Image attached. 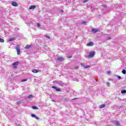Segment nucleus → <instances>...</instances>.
<instances>
[{"label":"nucleus","instance_id":"nucleus-34","mask_svg":"<svg viewBox=\"0 0 126 126\" xmlns=\"http://www.w3.org/2000/svg\"><path fill=\"white\" fill-rule=\"evenodd\" d=\"M20 103V102L18 101V102H17V104H19Z\"/></svg>","mask_w":126,"mask_h":126},{"label":"nucleus","instance_id":"nucleus-15","mask_svg":"<svg viewBox=\"0 0 126 126\" xmlns=\"http://www.w3.org/2000/svg\"><path fill=\"white\" fill-rule=\"evenodd\" d=\"M9 42H12V41H15V38L13 37L9 39Z\"/></svg>","mask_w":126,"mask_h":126},{"label":"nucleus","instance_id":"nucleus-6","mask_svg":"<svg viewBox=\"0 0 126 126\" xmlns=\"http://www.w3.org/2000/svg\"><path fill=\"white\" fill-rule=\"evenodd\" d=\"M87 46L88 47H92L93 46H94V43H93V42H89L87 44Z\"/></svg>","mask_w":126,"mask_h":126},{"label":"nucleus","instance_id":"nucleus-35","mask_svg":"<svg viewBox=\"0 0 126 126\" xmlns=\"http://www.w3.org/2000/svg\"><path fill=\"white\" fill-rule=\"evenodd\" d=\"M102 6H103L104 7H105L106 5H102Z\"/></svg>","mask_w":126,"mask_h":126},{"label":"nucleus","instance_id":"nucleus-5","mask_svg":"<svg viewBox=\"0 0 126 126\" xmlns=\"http://www.w3.org/2000/svg\"><path fill=\"white\" fill-rule=\"evenodd\" d=\"M52 88H53V89H55L56 91L58 92H61V91H62V90L61 89H58V88H57V87L55 86H52Z\"/></svg>","mask_w":126,"mask_h":126},{"label":"nucleus","instance_id":"nucleus-16","mask_svg":"<svg viewBox=\"0 0 126 126\" xmlns=\"http://www.w3.org/2000/svg\"><path fill=\"white\" fill-rule=\"evenodd\" d=\"M32 108L33 109V110H38L39 108H38V107H36V106H32Z\"/></svg>","mask_w":126,"mask_h":126},{"label":"nucleus","instance_id":"nucleus-25","mask_svg":"<svg viewBox=\"0 0 126 126\" xmlns=\"http://www.w3.org/2000/svg\"><path fill=\"white\" fill-rule=\"evenodd\" d=\"M87 1H88V0H85L83 1V2H84V3H85V2H87Z\"/></svg>","mask_w":126,"mask_h":126},{"label":"nucleus","instance_id":"nucleus-31","mask_svg":"<svg viewBox=\"0 0 126 126\" xmlns=\"http://www.w3.org/2000/svg\"><path fill=\"white\" fill-rule=\"evenodd\" d=\"M107 40H111V36H109V37L107 38Z\"/></svg>","mask_w":126,"mask_h":126},{"label":"nucleus","instance_id":"nucleus-29","mask_svg":"<svg viewBox=\"0 0 126 126\" xmlns=\"http://www.w3.org/2000/svg\"><path fill=\"white\" fill-rule=\"evenodd\" d=\"M67 58H68V59H71V58H72V56H68V57H67Z\"/></svg>","mask_w":126,"mask_h":126},{"label":"nucleus","instance_id":"nucleus-4","mask_svg":"<svg viewBox=\"0 0 126 126\" xmlns=\"http://www.w3.org/2000/svg\"><path fill=\"white\" fill-rule=\"evenodd\" d=\"M18 64H19V62H14L12 64V65H13L14 68H16V67H17V65H18Z\"/></svg>","mask_w":126,"mask_h":126},{"label":"nucleus","instance_id":"nucleus-2","mask_svg":"<svg viewBox=\"0 0 126 126\" xmlns=\"http://www.w3.org/2000/svg\"><path fill=\"white\" fill-rule=\"evenodd\" d=\"M95 56V52L94 51H93L92 52H90L88 56V58H93V57H94Z\"/></svg>","mask_w":126,"mask_h":126},{"label":"nucleus","instance_id":"nucleus-26","mask_svg":"<svg viewBox=\"0 0 126 126\" xmlns=\"http://www.w3.org/2000/svg\"><path fill=\"white\" fill-rule=\"evenodd\" d=\"M117 77H118V78H119V79H122V77H121V76H116Z\"/></svg>","mask_w":126,"mask_h":126},{"label":"nucleus","instance_id":"nucleus-30","mask_svg":"<svg viewBox=\"0 0 126 126\" xmlns=\"http://www.w3.org/2000/svg\"><path fill=\"white\" fill-rule=\"evenodd\" d=\"M82 23V24H86V23H87V22L84 21V22H83Z\"/></svg>","mask_w":126,"mask_h":126},{"label":"nucleus","instance_id":"nucleus-1","mask_svg":"<svg viewBox=\"0 0 126 126\" xmlns=\"http://www.w3.org/2000/svg\"><path fill=\"white\" fill-rule=\"evenodd\" d=\"M53 83H55V84H58L60 86H62V87H63L64 84L62 81H54Z\"/></svg>","mask_w":126,"mask_h":126},{"label":"nucleus","instance_id":"nucleus-8","mask_svg":"<svg viewBox=\"0 0 126 126\" xmlns=\"http://www.w3.org/2000/svg\"><path fill=\"white\" fill-rule=\"evenodd\" d=\"M31 116L32 118H35V119H36V120L40 119V118H39V117H37V116L35 114H32Z\"/></svg>","mask_w":126,"mask_h":126},{"label":"nucleus","instance_id":"nucleus-22","mask_svg":"<svg viewBox=\"0 0 126 126\" xmlns=\"http://www.w3.org/2000/svg\"><path fill=\"white\" fill-rule=\"evenodd\" d=\"M106 85L108 86V87H110V83L107 82L106 83Z\"/></svg>","mask_w":126,"mask_h":126},{"label":"nucleus","instance_id":"nucleus-11","mask_svg":"<svg viewBox=\"0 0 126 126\" xmlns=\"http://www.w3.org/2000/svg\"><path fill=\"white\" fill-rule=\"evenodd\" d=\"M32 72L34 73H37V72H39V70L34 69L32 70Z\"/></svg>","mask_w":126,"mask_h":126},{"label":"nucleus","instance_id":"nucleus-38","mask_svg":"<svg viewBox=\"0 0 126 126\" xmlns=\"http://www.w3.org/2000/svg\"><path fill=\"white\" fill-rule=\"evenodd\" d=\"M125 102H126V99H125Z\"/></svg>","mask_w":126,"mask_h":126},{"label":"nucleus","instance_id":"nucleus-12","mask_svg":"<svg viewBox=\"0 0 126 126\" xmlns=\"http://www.w3.org/2000/svg\"><path fill=\"white\" fill-rule=\"evenodd\" d=\"M105 107H106V105L105 104H101L99 105L100 109H103V108H105Z\"/></svg>","mask_w":126,"mask_h":126},{"label":"nucleus","instance_id":"nucleus-36","mask_svg":"<svg viewBox=\"0 0 126 126\" xmlns=\"http://www.w3.org/2000/svg\"><path fill=\"white\" fill-rule=\"evenodd\" d=\"M61 12H63V10H61Z\"/></svg>","mask_w":126,"mask_h":126},{"label":"nucleus","instance_id":"nucleus-14","mask_svg":"<svg viewBox=\"0 0 126 126\" xmlns=\"http://www.w3.org/2000/svg\"><path fill=\"white\" fill-rule=\"evenodd\" d=\"M92 31H93V33H97V32L98 31V29H92Z\"/></svg>","mask_w":126,"mask_h":126},{"label":"nucleus","instance_id":"nucleus-37","mask_svg":"<svg viewBox=\"0 0 126 126\" xmlns=\"http://www.w3.org/2000/svg\"><path fill=\"white\" fill-rule=\"evenodd\" d=\"M76 98H74V99H73V100H75Z\"/></svg>","mask_w":126,"mask_h":126},{"label":"nucleus","instance_id":"nucleus-27","mask_svg":"<svg viewBox=\"0 0 126 126\" xmlns=\"http://www.w3.org/2000/svg\"><path fill=\"white\" fill-rule=\"evenodd\" d=\"M40 26H41V25L40 24V23H37V27H40Z\"/></svg>","mask_w":126,"mask_h":126},{"label":"nucleus","instance_id":"nucleus-7","mask_svg":"<svg viewBox=\"0 0 126 126\" xmlns=\"http://www.w3.org/2000/svg\"><path fill=\"white\" fill-rule=\"evenodd\" d=\"M114 124L115 125V126H121V124H120V122L118 121H115Z\"/></svg>","mask_w":126,"mask_h":126},{"label":"nucleus","instance_id":"nucleus-23","mask_svg":"<svg viewBox=\"0 0 126 126\" xmlns=\"http://www.w3.org/2000/svg\"><path fill=\"white\" fill-rule=\"evenodd\" d=\"M25 81H27V80H26V79L22 80V82H25Z\"/></svg>","mask_w":126,"mask_h":126},{"label":"nucleus","instance_id":"nucleus-20","mask_svg":"<svg viewBox=\"0 0 126 126\" xmlns=\"http://www.w3.org/2000/svg\"><path fill=\"white\" fill-rule=\"evenodd\" d=\"M122 73H123V74H126V69H123V70H122Z\"/></svg>","mask_w":126,"mask_h":126},{"label":"nucleus","instance_id":"nucleus-18","mask_svg":"<svg viewBox=\"0 0 126 126\" xmlns=\"http://www.w3.org/2000/svg\"><path fill=\"white\" fill-rule=\"evenodd\" d=\"M121 93H122V94H126V90H122V91H121Z\"/></svg>","mask_w":126,"mask_h":126},{"label":"nucleus","instance_id":"nucleus-21","mask_svg":"<svg viewBox=\"0 0 126 126\" xmlns=\"http://www.w3.org/2000/svg\"><path fill=\"white\" fill-rule=\"evenodd\" d=\"M90 67V65H86L85 66L84 68H89Z\"/></svg>","mask_w":126,"mask_h":126},{"label":"nucleus","instance_id":"nucleus-19","mask_svg":"<svg viewBox=\"0 0 126 126\" xmlns=\"http://www.w3.org/2000/svg\"><path fill=\"white\" fill-rule=\"evenodd\" d=\"M30 47H31V46H30L29 45H27L25 47V49H29V48H30Z\"/></svg>","mask_w":126,"mask_h":126},{"label":"nucleus","instance_id":"nucleus-32","mask_svg":"<svg viewBox=\"0 0 126 126\" xmlns=\"http://www.w3.org/2000/svg\"><path fill=\"white\" fill-rule=\"evenodd\" d=\"M45 37H46V38H48V39H50V37L47 35H46Z\"/></svg>","mask_w":126,"mask_h":126},{"label":"nucleus","instance_id":"nucleus-13","mask_svg":"<svg viewBox=\"0 0 126 126\" xmlns=\"http://www.w3.org/2000/svg\"><path fill=\"white\" fill-rule=\"evenodd\" d=\"M58 60L59 61V62H63L64 59L63 57H59L58 58Z\"/></svg>","mask_w":126,"mask_h":126},{"label":"nucleus","instance_id":"nucleus-10","mask_svg":"<svg viewBox=\"0 0 126 126\" xmlns=\"http://www.w3.org/2000/svg\"><path fill=\"white\" fill-rule=\"evenodd\" d=\"M35 8H36V6L34 5H31L29 9H35Z\"/></svg>","mask_w":126,"mask_h":126},{"label":"nucleus","instance_id":"nucleus-3","mask_svg":"<svg viewBox=\"0 0 126 126\" xmlns=\"http://www.w3.org/2000/svg\"><path fill=\"white\" fill-rule=\"evenodd\" d=\"M16 50L17 52V55H20V47H19V45L16 46Z\"/></svg>","mask_w":126,"mask_h":126},{"label":"nucleus","instance_id":"nucleus-9","mask_svg":"<svg viewBox=\"0 0 126 126\" xmlns=\"http://www.w3.org/2000/svg\"><path fill=\"white\" fill-rule=\"evenodd\" d=\"M11 5H13V6H18V4L16 2H12Z\"/></svg>","mask_w":126,"mask_h":126},{"label":"nucleus","instance_id":"nucleus-33","mask_svg":"<svg viewBox=\"0 0 126 126\" xmlns=\"http://www.w3.org/2000/svg\"><path fill=\"white\" fill-rule=\"evenodd\" d=\"M107 73H108V74H109L111 73V71H108L107 72Z\"/></svg>","mask_w":126,"mask_h":126},{"label":"nucleus","instance_id":"nucleus-17","mask_svg":"<svg viewBox=\"0 0 126 126\" xmlns=\"http://www.w3.org/2000/svg\"><path fill=\"white\" fill-rule=\"evenodd\" d=\"M0 43H4V40L1 38H0Z\"/></svg>","mask_w":126,"mask_h":126},{"label":"nucleus","instance_id":"nucleus-28","mask_svg":"<svg viewBox=\"0 0 126 126\" xmlns=\"http://www.w3.org/2000/svg\"><path fill=\"white\" fill-rule=\"evenodd\" d=\"M32 95H29L28 96V97H29V98H32Z\"/></svg>","mask_w":126,"mask_h":126},{"label":"nucleus","instance_id":"nucleus-24","mask_svg":"<svg viewBox=\"0 0 126 126\" xmlns=\"http://www.w3.org/2000/svg\"><path fill=\"white\" fill-rule=\"evenodd\" d=\"M82 66H83L84 67H85V64L84 63H81Z\"/></svg>","mask_w":126,"mask_h":126}]
</instances>
